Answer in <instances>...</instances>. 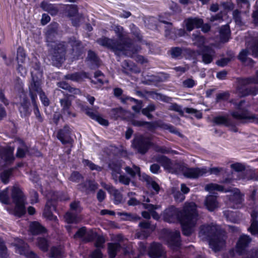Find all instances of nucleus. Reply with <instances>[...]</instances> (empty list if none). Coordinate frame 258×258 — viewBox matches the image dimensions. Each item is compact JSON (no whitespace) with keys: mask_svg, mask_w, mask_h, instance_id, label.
Here are the masks:
<instances>
[{"mask_svg":"<svg viewBox=\"0 0 258 258\" xmlns=\"http://www.w3.org/2000/svg\"><path fill=\"white\" fill-rule=\"evenodd\" d=\"M198 216L197 206L194 202L185 203L181 210L171 206L166 209L163 214L164 220L167 222L174 223L179 221L182 233L185 236H189L193 232Z\"/></svg>","mask_w":258,"mask_h":258,"instance_id":"1","label":"nucleus"},{"mask_svg":"<svg viewBox=\"0 0 258 258\" xmlns=\"http://www.w3.org/2000/svg\"><path fill=\"white\" fill-rule=\"evenodd\" d=\"M199 236L203 240H208L211 248L215 251L220 250L225 245V232L213 224L201 226Z\"/></svg>","mask_w":258,"mask_h":258,"instance_id":"2","label":"nucleus"},{"mask_svg":"<svg viewBox=\"0 0 258 258\" xmlns=\"http://www.w3.org/2000/svg\"><path fill=\"white\" fill-rule=\"evenodd\" d=\"M112 30L114 31L118 38L115 41L118 42L124 46L123 54L127 56L133 57L134 55L138 52L140 47L135 46L132 42L127 34V33L124 30L123 28L118 25H114L111 27Z\"/></svg>","mask_w":258,"mask_h":258,"instance_id":"3","label":"nucleus"},{"mask_svg":"<svg viewBox=\"0 0 258 258\" xmlns=\"http://www.w3.org/2000/svg\"><path fill=\"white\" fill-rule=\"evenodd\" d=\"M12 198L15 204L13 214L16 216L21 217L26 212L25 207L27 204L26 197L20 188L14 187L12 192Z\"/></svg>","mask_w":258,"mask_h":258,"instance_id":"4","label":"nucleus"},{"mask_svg":"<svg viewBox=\"0 0 258 258\" xmlns=\"http://www.w3.org/2000/svg\"><path fill=\"white\" fill-rule=\"evenodd\" d=\"M252 84H258V70L256 72L255 77L242 79L239 81L236 94L240 97L250 94L256 95L258 93V89L250 87L249 85Z\"/></svg>","mask_w":258,"mask_h":258,"instance_id":"5","label":"nucleus"},{"mask_svg":"<svg viewBox=\"0 0 258 258\" xmlns=\"http://www.w3.org/2000/svg\"><path fill=\"white\" fill-rule=\"evenodd\" d=\"M231 102L234 105L236 109L231 113L233 118L240 122L245 119H251L253 122L258 123V117L254 114H250L247 109L243 106L245 103L244 100H241L238 103L235 100H232Z\"/></svg>","mask_w":258,"mask_h":258,"instance_id":"6","label":"nucleus"},{"mask_svg":"<svg viewBox=\"0 0 258 258\" xmlns=\"http://www.w3.org/2000/svg\"><path fill=\"white\" fill-rule=\"evenodd\" d=\"M250 51L253 56H258V36L252 37L250 40L246 41V48L242 50L239 53V59L245 63L252 62V59L248 57L250 53Z\"/></svg>","mask_w":258,"mask_h":258,"instance_id":"7","label":"nucleus"},{"mask_svg":"<svg viewBox=\"0 0 258 258\" xmlns=\"http://www.w3.org/2000/svg\"><path fill=\"white\" fill-rule=\"evenodd\" d=\"M156 161L161 164L169 172L178 174L183 172L185 166L176 161H171L165 156L159 155L156 157Z\"/></svg>","mask_w":258,"mask_h":258,"instance_id":"8","label":"nucleus"},{"mask_svg":"<svg viewBox=\"0 0 258 258\" xmlns=\"http://www.w3.org/2000/svg\"><path fill=\"white\" fill-rule=\"evenodd\" d=\"M69 53L64 42L57 44L51 52V59L54 66H57L65 60V54Z\"/></svg>","mask_w":258,"mask_h":258,"instance_id":"9","label":"nucleus"},{"mask_svg":"<svg viewBox=\"0 0 258 258\" xmlns=\"http://www.w3.org/2000/svg\"><path fill=\"white\" fill-rule=\"evenodd\" d=\"M64 43L66 49H69V54H72L74 58H78L83 51L82 42L76 37L73 36L70 38L67 43Z\"/></svg>","mask_w":258,"mask_h":258,"instance_id":"10","label":"nucleus"},{"mask_svg":"<svg viewBox=\"0 0 258 258\" xmlns=\"http://www.w3.org/2000/svg\"><path fill=\"white\" fill-rule=\"evenodd\" d=\"M97 42L101 46L112 49L115 53L123 54L124 46L119 44V42L115 41V40L103 36L98 39Z\"/></svg>","mask_w":258,"mask_h":258,"instance_id":"11","label":"nucleus"},{"mask_svg":"<svg viewBox=\"0 0 258 258\" xmlns=\"http://www.w3.org/2000/svg\"><path fill=\"white\" fill-rule=\"evenodd\" d=\"M14 148L11 147H0V167L4 168L14 160Z\"/></svg>","mask_w":258,"mask_h":258,"instance_id":"12","label":"nucleus"},{"mask_svg":"<svg viewBox=\"0 0 258 258\" xmlns=\"http://www.w3.org/2000/svg\"><path fill=\"white\" fill-rule=\"evenodd\" d=\"M32 82L29 86V95L31 100L37 99V94L43 92L41 87V80L38 77L34 76V71H31Z\"/></svg>","mask_w":258,"mask_h":258,"instance_id":"13","label":"nucleus"},{"mask_svg":"<svg viewBox=\"0 0 258 258\" xmlns=\"http://www.w3.org/2000/svg\"><path fill=\"white\" fill-rule=\"evenodd\" d=\"M133 145L139 153L144 154L148 150L150 143L147 138L139 136L135 138Z\"/></svg>","mask_w":258,"mask_h":258,"instance_id":"14","label":"nucleus"},{"mask_svg":"<svg viewBox=\"0 0 258 258\" xmlns=\"http://www.w3.org/2000/svg\"><path fill=\"white\" fill-rule=\"evenodd\" d=\"M59 103L61 107V112L67 118L75 117L76 114L72 110V101L67 96L60 99Z\"/></svg>","mask_w":258,"mask_h":258,"instance_id":"15","label":"nucleus"},{"mask_svg":"<svg viewBox=\"0 0 258 258\" xmlns=\"http://www.w3.org/2000/svg\"><path fill=\"white\" fill-rule=\"evenodd\" d=\"M208 171L206 167L186 168L185 167L183 174L187 178H196L206 174Z\"/></svg>","mask_w":258,"mask_h":258,"instance_id":"16","label":"nucleus"},{"mask_svg":"<svg viewBox=\"0 0 258 258\" xmlns=\"http://www.w3.org/2000/svg\"><path fill=\"white\" fill-rule=\"evenodd\" d=\"M58 139L63 144H72L73 140L71 137V130L68 125L59 130L57 134Z\"/></svg>","mask_w":258,"mask_h":258,"instance_id":"17","label":"nucleus"},{"mask_svg":"<svg viewBox=\"0 0 258 258\" xmlns=\"http://www.w3.org/2000/svg\"><path fill=\"white\" fill-rule=\"evenodd\" d=\"M251 239L247 235H241L239 238L236 247V251L241 255L245 253L246 249L250 243Z\"/></svg>","mask_w":258,"mask_h":258,"instance_id":"18","label":"nucleus"},{"mask_svg":"<svg viewBox=\"0 0 258 258\" xmlns=\"http://www.w3.org/2000/svg\"><path fill=\"white\" fill-rule=\"evenodd\" d=\"M148 255L150 258H159L164 253V250L161 244L154 242L150 246Z\"/></svg>","mask_w":258,"mask_h":258,"instance_id":"19","label":"nucleus"},{"mask_svg":"<svg viewBox=\"0 0 258 258\" xmlns=\"http://www.w3.org/2000/svg\"><path fill=\"white\" fill-rule=\"evenodd\" d=\"M167 242L173 248L178 247L180 245V232L178 231H169L167 234Z\"/></svg>","mask_w":258,"mask_h":258,"instance_id":"20","label":"nucleus"},{"mask_svg":"<svg viewBox=\"0 0 258 258\" xmlns=\"http://www.w3.org/2000/svg\"><path fill=\"white\" fill-rule=\"evenodd\" d=\"M122 161H114L109 164V167L112 170V176L113 179L117 182L118 181V175L121 173V168L123 167Z\"/></svg>","mask_w":258,"mask_h":258,"instance_id":"21","label":"nucleus"},{"mask_svg":"<svg viewBox=\"0 0 258 258\" xmlns=\"http://www.w3.org/2000/svg\"><path fill=\"white\" fill-rule=\"evenodd\" d=\"M17 250L20 254L26 255L27 258H36V255L33 252L28 251V245L23 240L19 239L16 243Z\"/></svg>","mask_w":258,"mask_h":258,"instance_id":"22","label":"nucleus"},{"mask_svg":"<svg viewBox=\"0 0 258 258\" xmlns=\"http://www.w3.org/2000/svg\"><path fill=\"white\" fill-rule=\"evenodd\" d=\"M251 223L248 230L252 235L258 237V212L253 210L251 214Z\"/></svg>","mask_w":258,"mask_h":258,"instance_id":"23","label":"nucleus"},{"mask_svg":"<svg viewBox=\"0 0 258 258\" xmlns=\"http://www.w3.org/2000/svg\"><path fill=\"white\" fill-rule=\"evenodd\" d=\"M187 31H190L196 28H199L203 24L202 19L198 18H189L185 20Z\"/></svg>","mask_w":258,"mask_h":258,"instance_id":"24","label":"nucleus"},{"mask_svg":"<svg viewBox=\"0 0 258 258\" xmlns=\"http://www.w3.org/2000/svg\"><path fill=\"white\" fill-rule=\"evenodd\" d=\"M215 52L213 49L208 47H205L202 52V61L206 64L211 63L213 59Z\"/></svg>","mask_w":258,"mask_h":258,"instance_id":"25","label":"nucleus"},{"mask_svg":"<svg viewBox=\"0 0 258 258\" xmlns=\"http://www.w3.org/2000/svg\"><path fill=\"white\" fill-rule=\"evenodd\" d=\"M30 103L28 99L26 97H24L21 102L19 107V111L22 116H27L30 114Z\"/></svg>","mask_w":258,"mask_h":258,"instance_id":"26","label":"nucleus"},{"mask_svg":"<svg viewBox=\"0 0 258 258\" xmlns=\"http://www.w3.org/2000/svg\"><path fill=\"white\" fill-rule=\"evenodd\" d=\"M205 206L210 211H214L218 207V202L216 196L210 195L207 197L205 202Z\"/></svg>","mask_w":258,"mask_h":258,"instance_id":"27","label":"nucleus"},{"mask_svg":"<svg viewBox=\"0 0 258 258\" xmlns=\"http://www.w3.org/2000/svg\"><path fill=\"white\" fill-rule=\"evenodd\" d=\"M205 189L209 192H213L215 190L224 192L231 191V188H226L224 186L216 183H209L206 185Z\"/></svg>","mask_w":258,"mask_h":258,"instance_id":"28","label":"nucleus"},{"mask_svg":"<svg viewBox=\"0 0 258 258\" xmlns=\"http://www.w3.org/2000/svg\"><path fill=\"white\" fill-rule=\"evenodd\" d=\"M220 34L222 42H227L230 34L229 26L228 25H225L221 27L220 30Z\"/></svg>","mask_w":258,"mask_h":258,"instance_id":"29","label":"nucleus"},{"mask_svg":"<svg viewBox=\"0 0 258 258\" xmlns=\"http://www.w3.org/2000/svg\"><path fill=\"white\" fill-rule=\"evenodd\" d=\"M124 169L126 172L132 177H134L136 175H138L140 179L143 180L142 174H141L140 169L138 166L134 165L133 168L129 166H125Z\"/></svg>","mask_w":258,"mask_h":258,"instance_id":"30","label":"nucleus"},{"mask_svg":"<svg viewBox=\"0 0 258 258\" xmlns=\"http://www.w3.org/2000/svg\"><path fill=\"white\" fill-rule=\"evenodd\" d=\"M30 229L31 233L34 235L40 234L45 231V228L39 223L35 221L31 224Z\"/></svg>","mask_w":258,"mask_h":258,"instance_id":"31","label":"nucleus"},{"mask_svg":"<svg viewBox=\"0 0 258 258\" xmlns=\"http://www.w3.org/2000/svg\"><path fill=\"white\" fill-rule=\"evenodd\" d=\"M213 122L216 124L224 125L226 126H230L232 125V121L223 116H217L214 117Z\"/></svg>","mask_w":258,"mask_h":258,"instance_id":"32","label":"nucleus"},{"mask_svg":"<svg viewBox=\"0 0 258 258\" xmlns=\"http://www.w3.org/2000/svg\"><path fill=\"white\" fill-rule=\"evenodd\" d=\"M121 246L119 243H109L108 244V251L110 258L115 256L116 253L120 249Z\"/></svg>","mask_w":258,"mask_h":258,"instance_id":"33","label":"nucleus"},{"mask_svg":"<svg viewBox=\"0 0 258 258\" xmlns=\"http://www.w3.org/2000/svg\"><path fill=\"white\" fill-rule=\"evenodd\" d=\"M143 180H144L146 181L147 184L151 186L156 192V193H158L160 190L159 185L157 183H156L155 181L153 180V179L148 175L146 174H142Z\"/></svg>","mask_w":258,"mask_h":258,"instance_id":"34","label":"nucleus"},{"mask_svg":"<svg viewBox=\"0 0 258 258\" xmlns=\"http://www.w3.org/2000/svg\"><path fill=\"white\" fill-rule=\"evenodd\" d=\"M57 86L58 87L64 90H68L70 93H72L73 94H78L80 92V91L79 89L72 87L65 81L58 82L57 83Z\"/></svg>","mask_w":258,"mask_h":258,"instance_id":"35","label":"nucleus"},{"mask_svg":"<svg viewBox=\"0 0 258 258\" xmlns=\"http://www.w3.org/2000/svg\"><path fill=\"white\" fill-rule=\"evenodd\" d=\"M109 114L112 118L117 119L124 116V112L122 108L118 107L111 109L109 111Z\"/></svg>","mask_w":258,"mask_h":258,"instance_id":"36","label":"nucleus"},{"mask_svg":"<svg viewBox=\"0 0 258 258\" xmlns=\"http://www.w3.org/2000/svg\"><path fill=\"white\" fill-rule=\"evenodd\" d=\"M64 218L68 223H77L80 220V218L77 214L74 213L73 212H68L66 213Z\"/></svg>","mask_w":258,"mask_h":258,"instance_id":"37","label":"nucleus"},{"mask_svg":"<svg viewBox=\"0 0 258 258\" xmlns=\"http://www.w3.org/2000/svg\"><path fill=\"white\" fill-rule=\"evenodd\" d=\"M114 95L116 97H120V99L123 103H125L127 100L134 101L137 102V100L133 98L130 97H125L121 96L122 93V90L119 88H116L113 90Z\"/></svg>","mask_w":258,"mask_h":258,"instance_id":"38","label":"nucleus"},{"mask_svg":"<svg viewBox=\"0 0 258 258\" xmlns=\"http://www.w3.org/2000/svg\"><path fill=\"white\" fill-rule=\"evenodd\" d=\"M0 202L5 205L10 204V200L8 188L3 190H0Z\"/></svg>","mask_w":258,"mask_h":258,"instance_id":"39","label":"nucleus"},{"mask_svg":"<svg viewBox=\"0 0 258 258\" xmlns=\"http://www.w3.org/2000/svg\"><path fill=\"white\" fill-rule=\"evenodd\" d=\"M110 194L114 198V203L115 204H119L122 202V197L121 193L117 189L113 187H111Z\"/></svg>","mask_w":258,"mask_h":258,"instance_id":"40","label":"nucleus"},{"mask_svg":"<svg viewBox=\"0 0 258 258\" xmlns=\"http://www.w3.org/2000/svg\"><path fill=\"white\" fill-rule=\"evenodd\" d=\"M143 206L145 209L150 211L151 214L154 219H157L159 218L158 214L154 211L155 210L158 209L159 207V206L150 204H144Z\"/></svg>","mask_w":258,"mask_h":258,"instance_id":"41","label":"nucleus"},{"mask_svg":"<svg viewBox=\"0 0 258 258\" xmlns=\"http://www.w3.org/2000/svg\"><path fill=\"white\" fill-rule=\"evenodd\" d=\"M117 215L122 216V219L124 220L137 221L140 219V217L136 215L132 214L126 212H118Z\"/></svg>","mask_w":258,"mask_h":258,"instance_id":"42","label":"nucleus"},{"mask_svg":"<svg viewBox=\"0 0 258 258\" xmlns=\"http://www.w3.org/2000/svg\"><path fill=\"white\" fill-rule=\"evenodd\" d=\"M83 74L80 73L69 74L64 76V78L73 81L79 82L82 80Z\"/></svg>","mask_w":258,"mask_h":258,"instance_id":"43","label":"nucleus"},{"mask_svg":"<svg viewBox=\"0 0 258 258\" xmlns=\"http://www.w3.org/2000/svg\"><path fill=\"white\" fill-rule=\"evenodd\" d=\"M43 215L48 219L56 222L58 220L56 216H54L50 210V207L47 204L45 207Z\"/></svg>","mask_w":258,"mask_h":258,"instance_id":"44","label":"nucleus"},{"mask_svg":"<svg viewBox=\"0 0 258 258\" xmlns=\"http://www.w3.org/2000/svg\"><path fill=\"white\" fill-rule=\"evenodd\" d=\"M57 27L58 24L56 23L51 24L50 25H49L48 27L46 32V35L47 37L51 38V37L54 36L55 34L56 33Z\"/></svg>","mask_w":258,"mask_h":258,"instance_id":"45","label":"nucleus"},{"mask_svg":"<svg viewBox=\"0 0 258 258\" xmlns=\"http://www.w3.org/2000/svg\"><path fill=\"white\" fill-rule=\"evenodd\" d=\"M28 152V147L23 144L18 148L16 156L18 158H23Z\"/></svg>","mask_w":258,"mask_h":258,"instance_id":"46","label":"nucleus"},{"mask_svg":"<svg viewBox=\"0 0 258 258\" xmlns=\"http://www.w3.org/2000/svg\"><path fill=\"white\" fill-rule=\"evenodd\" d=\"M50 257L51 258H63V254L61 250L57 247H52L51 249L49 254Z\"/></svg>","mask_w":258,"mask_h":258,"instance_id":"47","label":"nucleus"},{"mask_svg":"<svg viewBox=\"0 0 258 258\" xmlns=\"http://www.w3.org/2000/svg\"><path fill=\"white\" fill-rule=\"evenodd\" d=\"M83 163L84 165L86 166H88L91 170H96L97 171H100L102 170V168L95 165L91 161L88 160H84L83 161Z\"/></svg>","mask_w":258,"mask_h":258,"instance_id":"48","label":"nucleus"},{"mask_svg":"<svg viewBox=\"0 0 258 258\" xmlns=\"http://www.w3.org/2000/svg\"><path fill=\"white\" fill-rule=\"evenodd\" d=\"M38 245L39 248L43 251H47L48 249V244L47 240L44 238H38L37 239Z\"/></svg>","mask_w":258,"mask_h":258,"instance_id":"49","label":"nucleus"},{"mask_svg":"<svg viewBox=\"0 0 258 258\" xmlns=\"http://www.w3.org/2000/svg\"><path fill=\"white\" fill-rule=\"evenodd\" d=\"M161 22L166 25L164 27L165 36L168 37L169 38H172V36L171 35V32L172 31V23L166 22L165 21H161Z\"/></svg>","mask_w":258,"mask_h":258,"instance_id":"50","label":"nucleus"},{"mask_svg":"<svg viewBox=\"0 0 258 258\" xmlns=\"http://www.w3.org/2000/svg\"><path fill=\"white\" fill-rule=\"evenodd\" d=\"M86 189L90 191H94L98 187V184L94 181L89 180L85 183Z\"/></svg>","mask_w":258,"mask_h":258,"instance_id":"51","label":"nucleus"},{"mask_svg":"<svg viewBox=\"0 0 258 258\" xmlns=\"http://www.w3.org/2000/svg\"><path fill=\"white\" fill-rule=\"evenodd\" d=\"M87 58L96 66L99 64V59L96 54L92 51L89 50L88 53Z\"/></svg>","mask_w":258,"mask_h":258,"instance_id":"52","label":"nucleus"},{"mask_svg":"<svg viewBox=\"0 0 258 258\" xmlns=\"http://www.w3.org/2000/svg\"><path fill=\"white\" fill-rule=\"evenodd\" d=\"M192 39L193 40L195 41L194 43L199 46L203 45L205 41V38L203 36L198 34H193Z\"/></svg>","mask_w":258,"mask_h":258,"instance_id":"53","label":"nucleus"},{"mask_svg":"<svg viewBox=\"0 0 258 258\" xmlns=\"http://www.w3.org/2000/svg\"><path fill=\"white\" fill-rule=\"evenodd\" d=\"M12 172V169L5 170L1 174V180L4 183L7 184L8 183Z\"/></svg>","mask_w":258,"mask_h":258,"instance_id":"54","label":"nucleus"},{"mask_svg":"<svg viewBox=\"0 0 258 258\" xmlns=\"http://www.w3.org/2000/svg\"><path fill=\"white\" fill-rule=\"evenodd\" d=\"M32 103L34 107V113L36 116L37 119L40 122H42L43 119L41 116L40 111L39 110L38 106L36 104V99L31 100Z\"/></svg>","mask_w":258,"mask_h":258,"instance_id":"55","label":"nucleus"},{"mask_svg":"<svg viewBox=\"0 0 258 258\" xmlns=\"http://www.w3.org/2000/svg\"><path fill=\"white\" fill-rule=\"evenodd\" d=\"M82 176L78 172L74 171L71 174L69 179L73 182H79L82 180Z\"/></svg>","mask_w":258,"mask_h":258,"instance_id":"56","label":"nucleus"},{"mask_svg":"<svg viewBox=\"0 0 258 258\" xmlns=\"http://www.w3.org/2000/svg\"><path fill=\"white\" fill-rule=\"evenodd\" d=\"M71 211L75 212L76 213H80L82 211V208L79 201H75L70 204Z\"/></svg>","mask_w":258,"mask_h":258,"instance_id":"57","label":"nucleus"},{"mask_svg":"<svg viewBox=\"0 0 258 258\" xmlns=\"http://www.w3.org/2000/svg\"><path fill=\"white\" fill-rule=\"evenodd\" d=\"M97 234L92 231L87 232L83 240L86 242L91 241L95 239Z\"/></svg>","mask_w":258,"mask_h":258,"instance_id":"58","label":"nucleus"},{"mask_svg":"<svg viewBox=\"0 0 258 258\" xmlns=\"http://www.w3.org/2000/svg\"><path fill=\"white\" fill-rule=\"evenodd\" d=\"M224 215L225 216V217L227 218V220H229L232 222H236V220L235 218L236 214L234 212H233V211H229V210L225 211H224Z\"/></svg>","mask_w":258,"mask_h":258,"instance_id":"59","label":"nucleus"},{"mask_svg":"<svg viewBox=\"0 0 258 258\" xmlns=\"http://www.w3.org/2000/svg\"><path fill=\"white\" fill-rule=\"evenodd\" d=\"M182 54V49L179 47H173L171 50V55L173 58H178Z\"/></svg>","mask_w":258,"mask_h":258,"instance_id":"60","label":"nucleus"},{"mask_svg":"<svg viewBox=\"0 0 258 258\" xmlns=\"http://www.w3.org/2000/svg\"><path fill=\"white\" fill-rule=\"evenodd\" d=\"M183 86L186 88H192L196 85V82L191 78H188L183 81Z\"/></svg>","mask_w":258,"mask_h":258,"instance_id":"61","label":"nucleus"},{"mask_svg":"<svg viewBox=\"0 0 258 258\" xmlns=\"http://www.w3.org/2000/svg\"><path fill=\"white\" fill-rule=\"evenodd\" d=\"M229 97V94L227 92H223L217 95L216 102H218L221 101L228 100Z\"/></svg>","mask_w":258,"mask_h":258,"instance_id":"62","label":"nucleus"},{"mask_svg":"<svg viewBox=\"0 0 258 258\" xmlns=\"http://www.w3.org/2000/svg\"><path fill=\"white\" fill-rule=\"evenodd\" d=\"M86 229L85 227L80 228L74 235V238H82L83 239L86 233Z\"/></svg>","mask_w":258,"mask_h":258,"instance_id":"63","label":"nucleus"},{"mask_svg":"<svg viewBox=\"0 0 258 258\" xmlns=\"http://www.w3.org/2000/svg\"><path fill=\"white\" fill-rule=\"evenodd\" d=\"M243 258H258V249H253Z\"/></svg>","mask_w":258,"mask_h":258,"instance_id":"64","label":"nucleus"}]
</instances>
